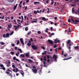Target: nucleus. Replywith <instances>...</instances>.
I'll use <instances>...</instances> for the list:
<instances>
[{"instance_id":"obj_16","label":"nucleus","mask_w":79,"mask_h":79,"mask_svg":"<svg viewBox=\"0 0 79 79\" xmlns=\"http://www.w3.org/2000/svg\"><path fill=\"white\" fill-rule=\"evenodd\" d=\"M71 40H69L67 43V44H69L70 43H71Z\"/></svg>"},{"instance_id":"obj_33","label":"nucleus","mask_w":79,"mask_h":79,"mask_svg":"<svg viewBox=\"0 0 79 79\" xmlns=\"http://www.w3.org/2000/svg\"><path fill=\"white\" fill-rule=\"evenodd\" d=\"M0 44L2 45H4V44H5V43H3V42H0Z\"/></svg>"},{"instance_id":"obj_22","label":"nucleus","mask_w":79,"mask_h":79,"mask_svg":"<svg viewBox=\"0 0 79 79\" xmlns=\"http://www.w3.org/2000/svg\"><path fill=\"white\" fill-rule=\"evenodd\" d=\"M34 5H36V4H39L40 3V2H34Z\"/></svg>"},{"instance_id":"obj_17","label":"nucleus","mask_w":79,"mask_h":79,"mask_svg":"<svg viewBox=\"0 0 79 79\" xmlns=\"http://www.w3.org/2000/svg\"><path fill=\"white\" fill-rule=\"evenodd\" d=\"M60 21L61 23H63V18H60Z\"/></svg>"},{"instance_id":"obj_11","label":"nucleus","mask_w":79,"mask_h":79,"mask_svg":"<svg viewBox=\"0 0 79 79\" xmlns=\"http://www.w3.org/2000/svg\"><path fill=\"white\" fill-rule=\"evenodd\" d=\"M12 71H14V72H15V73H17L18 71V68H16V70L15 71V69H13L12 70Z\"/></svg>"},{"instance_id":"obj_15","label":"nucleus","mask_w":79,"mask_h":79,"mask_svg":"<svg viewBox=\"0 0 79 79\" xmlns=\"http://www.w3.org/2000/svg\"><path fill=\"white\" fill-rule=\"evenodd\" d=\"M79 0H75L74 1V2H73V4H75V3H76V2H78Z\"/></svg>"},{"instance_id":"obj_50","label":"nucleus","mask_w":79,"mask_h":79,"mask_svg":"<svg viewBox=\"0 0 79 79\" xmlns=\"http://www.w3.org/2000/svg\"><path fill=\"white\" fill-rule=\"evenodd\" d=\"M39 74H42V72L41 71V70H40L39 72Z\"/></svg>"},{"instance_id":"obj_21","label":"nucleus","mask_w":79,"mask_h":79,"mask_svg":"<svg viewBox=\"0 0 79 79\" xmlns=\"http://www.w3.org/2000/svg\"><path fill=\"white\" fill-rule=\"evenodd\" d=\"M71 58H72V57H69V58H68L67 59H63V60H69V59H71Z\"/></svg>"},{"instance_id":"obj_55","label":"nucleus","mask_w":79,"mask_h":79,"mask_svg":"<svg viewBox=\"0 0 79 79\" xmlns=\"http://www.w3.org/2000/svg\"><path fill=\"white\" fill-rule=\"evenodd\" d=\"M30 40L31 42H33V40H32V38H31Z\"/></svg>"},{"instance_id":"obj_24","label":"nucleus","mask_w":79,"mask_h":79,"mask_svg":"<svg viewBox=\"0 0 79 79\" xmlns=\"http://www.w3.org/2000/svg\"><path fill=\"white\" fill-rule=\"evenodd\" d=\"M55 33H52L51 35L49 36L50 37H52V35H54Z\"/></svg>"},{"instance_id":"obj_10","label":"nucleus","mask_w":79,"mask_h":79,"mask_svg":"<svg viewBox=\"0 0 79 79\" xmlns=\"http://www.w3.org/2000/svg\"><path fill=\"white\" fill-rule=\"evenodd\" d=\"M10 34L8 33H7L6 34V38H8L10 37Z\"/></svg>"},{"instance_id":"obj_58","label":"nucleus","mask_w":79,"mask_h":79,"mask_svg":"<svg viewBox=\"0 0 79 79\" xmlns=\"http://www.w3.org/2000/svg\"><path fill=\"white\" fill-rule=\"evenodd\" d=\"M21 17L22 18V20H23V16H21Z\"/></svg>"},{"instance_id":"obj_20","label":"nucleus","mask_w":79,"mask_h":79,"mask_svg":"<svg viewBox=\"0 0 79 79\" xmlns=\"http://www.w3.org/2000/svg\"><path fill=\"white\" fill-rule=\"evenodd\" d=\"M18 50L19 51V52H20V53H22L23 52L22 51V50H21V49H19V48H18Z\"/></svg>"},{"instance_id":"obj_51","label":"nucleus","mask_w":79,"mask_h":79,"mask_svg":"<svg viewBox=\"0 0 79 79\" xmlns=\"http://www.w3.org/2000/svg\"><path fill=\"white\" fill-rule=\"evenodd\" d=\"M14 22H15L14 24H16V20H14Z\"/></svg>"},{"instance_id":"obj_4","label":"nucleus","mask_w":79,"mask_h":79,"mask_svg":"<svg viewBox=\"0 0 79 79\" xmlns=\"http://www.w3.org/2000/svg\"><path fill=\"white\" fill-rule=\"evenodd\" d=\"M60 40H58V39L56 38L54 40V43L55 44H56L57 42H59Z\"/></svg>"},{"instance_id":"obj_62","label":"nucleus","mask_w":79,"mask_h":79,"mask_svg":"<svg viewBox=\"0 0 79 79\" xmlns=\"http://www.w3.org/2000/svg\"><path fill=\"white\" fill-rule=\"evenodd\" d=\"M19 8H21V5H20L19 4Z\"/></svg>"},{"instance_id":"obj_46","label":"nucleus","mask_w":79,"mask_h":79,"mask_svg":"<svg viewBox=\"0 0 79 79\" xmlns=\"http://www.w3.org/2000/svg\"><path fill=\"white\" fill-rule=\"evenodd\" d=\"M2 69L3 70H5V68L4 67H3L2 68Z\"/></svg>"},{"instance_id":"obj_18","label":"nucleus","mask_w":79,"mask_h":79,"mask_svg":"<svg viewBox=\"0 0 79 79\" xmlns=\"http://www.w3.org/2000/svg\"><path fill=\"white\" fill-rule=\"evenodd\" d=\"M20 56H21V57H22L23 58H24L25 56H24V54H20Z\"/></svg>"},{"instance_id":"obj_28","label":"nucleus","mask_w":79,"mask_h":79,"mask_svg":"<svg viewBox=\"0 0 79 79\" xmlns=\"http://www.w3.org/2000/svg\"><path fill=\"white\" fill-rule=\"evenodd\" d=\"M26 56L28 57L29 56V53H26Z\"/></svg>"},{"instance_id":"obj_37","label":"nucleus","mask_w":79,"mask_h":79,"mask_svg":"<svg viewBox=\"0 0 79 79\" xmlns=\"http://www.w3.org/2000/svg\"><path fill=\"white\" fill-rule=\"evenodd\" d=\"M10 65H11L10 64H7V65H6V66L7 67H10Z\"/></svg>"},{"instance_id":"obj_32","label":"nucleus","mask_w":79,"mask_h":79,"mask_svg":"<svg viewBox=\"0 0 79 79\" xmlns=\"http://www.w3.org/2000/svg\"><path fill=\"white\" fill-rule=\"evenodd\" d=\"M37 21H33L31 22V23H37Z\"/></svg>"},{"instance_id":"obj_47","label":"nucleus","mask_w":79,"mask_h":79,"mask_svg":"<svg viewBox=\"0 0 79 79\" xmlns=\"http://www.w3.org/2000/svg\"><path fill=\"white\" fill-rule=\"evenodd\" d=\"M16 61H18L19 62H20V61H19V60H18V59H16Z\"/></svg>"},{"instance_id":"obj_30","label":"nucleus","mask_w":79,"mask_h":79,"mask_svg":"<svg viewBox=\"0 0 79 79\" xmlns=\"http://www.w3.org/2000/svg\"><path fill=\"white\" fill-rule=\"evenodd\" d=\"M11 45L12 46V47H15V44L13 43V44H11Z\"/></svg>"},{"instance_id":"obj_25","label":"nucleus","mask_w":79,"mask_h":79,"mask_svg":"<svg viewBox=\"0 0 79 79\" xmlns=\"http://www.w3.org/2000/svg\"><path fill=\"white\" fill-rule=\"evenodd\" d=\"M3 37L4 38H6V35L5 34L3 35Z\"/></svg>"},{"instance_id":"obj_3","label":"nucleus","mask_w":79,"mask_h":79,"mask_svg":"<svg viewBox=\"0 0 79 79\" xmlns=\"http://www.w3.org/2000/svg\"><path fill=\"white\" fill-rule=\"evenodd\" d=\"M57 58V56H56V55H55V54H54V56H53V57H52V58L53 59H54V60H55V61H57V60H56V58Z\"/></svg>"},{"instance_id":"obj_42","label":"nucleus","mask_w":79,"mask_h":79,"mask_svg":"<svg viewBox=\"0 0 79 79\" xmlns=\"http://www.w3.org/2000/svg\"><path fill=\"white\" fill-rule=\"evenodd\" d=\"M16 57H13V60H16Z\"/></svg>"},{"instance_id":"obj_1","label":"nucleus","mask_w":79,"mask_h":79,"mask_svg":"<svg viewBox=\"0 0 79 79\" xmlns=\"http://www.w3.org/2000/svg\"><path fill=\"white\" fill-rule=\"evenodd\" d=\"M32 68L35 69H32L33 73H34V74H36V73H37V69H36V67H35V66H33Z\"/></svg>"},{"instance_id":"obj_7","label":"nucleus","mask_w":79,"mask_h":79,"mask_svg":"<svg viewBox=\"0 0 79 79\" xmlns=\"http://www.w3.org/2000/svg\"><path fill=\"white\" fill-rule=\"evenodd\" d=\"M48 42H49V43H50V44H53V41H52V40H48Z\"/></svg>"},{"instance_id":"obj_43","label":"nucleus","mask_w":79,"mask_h":79,"mask_svg":"<svg viewBox=\"0 0 79 79\" xmlns=\"http://www.w3.org/2000/svg\"><path fill=\"white\" fill-rule=\"evenodd\" d=\"M22 3H23V2H22V1H20V3H19V5H21V4H22Z\"/></svg>"},{"instance_id":"obj_27","label":"nucleus","mask_w":79,"mask_h":79,"mask_svg":"<svg viewBox=\"0 0 79 79\" xmlns=\"http://www.w3.org/2000/svg\"><path fill=\"white\" fill-rule=\"evenodd\" d=\"M25 31H27V30H28V27H26L25 28Z\"/></svg>"},{"instance_id":"obj_53","label":"nucleus","mask_w":79,"mask_h":79,"mask_svg":"<svg viewBox=\"0 0 79 79\" xmlns=\"http://www.w3.org/2000/svg\"><path fill=\"white\" fill-rule=\"evenodd\" d=\"M78 47H75V49H77Z\"/></svg>"},{"instance_id":"obj_19","label":"nucleus","mask_w":79,"mask_h":79,"mask_svg":"<svg viewBox=\"0 0 79 79\" xmlns=\"http://www.w3.org/2000/svg\"><path fill=\"white\" fill-rule=\"evenodd\" d=\"M28 60L29 61V63H32V60H31L29 59Z\"/></svg>"},{"instance_id":"obj_12","label":"nucleus","mask_w":79,"mask_h":79,"mask_svg":"<svg viewBox=\"0 0 79 79\" xmlns=\"http://www.w3.org/2000/svg\"><path fill=\"white\" fill-rule=\"evenodd\" d=\"M67 33L68 34V32H71V28L69 27L68 30V31H67Z\"/></svg>"},{"instance_id":"obj_59","label":"nucleus","mask_w":79,"mask_h":79,"mask_svg":"<svg viewBox=\"0 0 79 79\" xmlns=\"http://www.w3.org/2000/svg\"><path fill=\"white\" fill-rule=\"evenodd\" d=\"M68 22H69V23H70V22H71V21L70 20V19H69L68 20Z\"/></svg>"},{"instance_id":"obj_54","label":"nucleus","mask_w":79,"mask_h":79,"mask_svg":"<svg viewBox=\"0 0 79 79\" xmlns=\"http://www.w3.org/2000/svg\"><path fill=\"white\" fill-rule=\"evenodd\" d=\"M29 23H25V25H26V26H27V25H29Z\"/></svg>"},{"instance_id":"obj_61","label":"nucleus","mask_w":79,"mask_h":79,"mask_svg":"<svg viewBox=\"0 0 79 79\" xmlns=\"http://www.w3.org/2000/svg\"><path fill=\"white\" fill-rule=\"evenodd\" d=\"M27 6H26V7H25V10H26H26H27Z\"/></svg>"},{"instance_id":"obj_2","label":"nucleus","mask_w":79,"mask_h":79,"mask_svg":"<svg viewBox=\"0 0 79 79\" xmlns=\"http://www.w3.org/2000/svg\"><path fill=\"white\" fill-rule=\"evenodd\" d=\"M31 47L33 50H37V47L34 45V44H33L31 46Z\"/></svg>"},{"instance_id":"obj_39","label":"nucleus","mask_w":79,"mask_h":79,"mask_svg":"<svg viewBox=\"0 0 79 79\" xmlns=\"http://www.w3.org/2000/svg\"><path fill=\"white\" fill-rule=\"evenodd\" d=\"M71 47H69V51L70 52H71Z\"/></svg>"},{"instance_id":"obj_36","label":"nucleus","mask_w":79,"mask_h":79,"mask_svg":"<svg viewBox=\"0 0 79 79\" xmlns=\"http://www.w3.org/2000/svg\"><path fill=\"white\" fill-rule=\"evenodd\" d=\"M0 67H4V65H3L2 64H0Z\"/></svg>"},{"instance_id":"obj_56","label":"nucleus","mask_w":79,"mask_h":79,"mask_svg":"<svg viewBox=\"0 0 79 79\" xmlns=\"http://www.w3.org/2000/svg\"><path fill=\"white\" fill-rule=\"evenodd\" d=\"M64 52V51H62V55H63V53Z\"/></svg>"},{"instance_id":"obj_9","label":"nucleus","mask_w":79,"mask_h":79,"mask_svg":"<svg viewBox=\"0 0 79 79\" xmlns=\"http://www.w3.org/2000/svg\"><path fill=\"white\" fill-rule=\"evenodd\" d=\"M42 19L43 21H46L48 20V19H46L45 17H43Z\"/></svg>"},{"instance_id":"obj_57","label":"nucleus","mask_w":79,"mask_h":79,"mask_svg":"<svg viewBox=\"0 0 79 79\" xmlns=\"http://www.w3.org/2000/svg\"><path fill=\"white\" fill-rule=\"evenodd\" d=\"M4 17H5V16L4 15H3V16L2 17V19H4Z\"/></svg>"},{"instance_id":"obj_63","label":"nucleus","mask_w":79,"mask_h":79,"mask_svg":"<svg viewBox=\"0 0 79 79\" xmlns=\"http://www.w3.org/2000/svg\"><path fill=\"white\" fill-rule=\"evenodd\" d=\"M16 56H18V53H16Z\"/></svg>"},{"instance_id":"obj_38","label":"nucleus","mask_w":79,"mask_h":79,"mask_svg":"<svg viewBox=\"0 0 79 79\" xmlns=\"http://www.w3.org/2000/svg\"><path fill=\"white\" fill-rule=\"evenodd\" d=\"M10 53L11 54V55H14V52H10Z\"/></svg>"},{"instance_id":"obj_23","label":"nucleus","mask_w":79,"mask_h":79,"mask_svg":"<svg viewBox=\"0 0 79 79\" xmlns=\"http://www.w3.org/2000/svg\"><path fill=\"white\" fill-rule=\"evenodd\" d=\"M10 26L11 27V25H8L7 27V29H10L11 28V27H10Z\"/></svg>"},{"instance_id":"obj_6","label":"nucleus","mask_w":79,"mask_h":79,"mask_svg":"<svg viewBox=\"0 0 79 79\" xmlns=\"http://www.w3.org/2000/svg\"><path fill=\"white\" fill-rule=\"evenodd\" d=\"M29 42L27 44V45L28 46H31V41L30 40L28 41Z\"/></svg>"},{"instance_id":"obj_35","label":"nucleus","mask_w":79,"mask_h":79,"mask_svg":"<svg viewBox=\"0 0 79 79\" xmlns=\"http://www.w3.org/2000/svg\"><path fill=\"white\" fill-rule=\"evenodd\" d=\"M64 57H66V56H68V54H67V53H66L64 55Z\"/></svg>"},{"instance_id":"obj_26","label":"nucleus","mask_w":79,"mask_h":79,"mask_svg":"<svg viewBox=\"0 0 79 79\" xmlns=\"http://www.w3.org/2000/svg\"><path fill=\"white\" fill-rule=\"evenodd\" d=\"M43 60L44 61H46V56H44V57Z\"/></svg>"},{"instance_id":"obj_34","label":"nucleus","mask_w":79,"mask_h":79,"mask_svg":"<svg viewBox=\"0 0 79 79\" xmlns=\"http://www.w3.org/2000/svg\"><path fill=\"white\" fill-rule=\"evenodd\" d=\"M37 33L38 34H40L41 33V32H40V31H37Z\"/></svg>"},{"instance_id":"obj_60","label":"nucleus","mask_w":79,"mask_h":79,"mask_svg":"<svg viewBox=\"0 0 79 79\" xmlns=\"http://www.w3.org/2000/svg\"><path fill=\"white\" fill-rule=\"evenodd\" d=\"M57 46L56 45H55L54 46V48H56V47Z\"/></svg>"},{"instance_id":"obj_13","label":"nucleus","mask_w":79,"mask_h":79,"mask_svg":"<svg viewBox=\"0 0 79 79\" xmlns=\"http://www.w3.org/2000/svg\"><path fill=\"white\" fill-rule=\"evenodd\" d=\"M20 73L23 76H24V72H23V71L22 70H21Z\"/></svg>"},{"instance_id":"obj_14","label":"nucleus","mask_w":79,"mask_h":79,"mask_svg":"<svg viewBox=\"0 0 79 79\" xmlns=\"http://www.w3.org/2000/svg\"><path fill=\"white\" fill-rule=\"evenodd\" d=\"M18 4H16V5L14 6V10H15L16 9V8L17 7V6H18Z\"/></svg>"},{"instance_id":"obj_5","label":"nucleus","mask_w":79,"mask_h":79,"mask_svg":"<svg viewBox=\"0 0 79 79\" xmlns=\"http://www.w3.org/2000/svg\"><path fill=\"white\" fill-rule=\"evenodd\" d=\"M72 11L73 14H74V13H75V14H77V12L75 11V10H74V7H73L72 8Z\"/></svg>"},{"instance_id":"obj_49","label":"nucleus","mask_w":79,"mask_h":79,"mask_svg":"<svg viewBox=\"0 0 79 79\" xmlns=\"http://www.w3.org/2000/svg\"><path fill=\"white\" fill-rule=\"evenodd\" d=\"M53 0H51V1L52 2V3H51V5H52L53 4Z\"/></svg>"},{"instance_id":"obj_29","label":"nucleus","mask_w":79,"mask_h":79,"mask_svg":"<svg viewBox=\"0 0 79 79\" xmlns=\"http://www.w3.org/2000/svg\"><path fill=\"white\" fill-rule=\"evenodd\" d=\"M12 67L14 69H15V68H16V66H15V65H12Z\"/></svg>"},{"instance_id":"obj_40","label":"nucleus","mask_w":79,"mask_h":79,"mask_svg":"<svg viewBox=\"0 0 79 79\" xmlns=\"http://www.w3.org/2000/svg\"><path fill=\"white\" fill-rule=\"evenodd\" d=\"M19 43V40H18V41L17 42V45H18Z\"/></svg>"},{"instance_id":"obj_31","label":"nucleus","mask_w":79,"mask_h":79,"mask_svg":"<svg viewBox=\"0 0 79 79\" xmlns=\"http://www.w3.org/2000/svg\"><path fill=\"white\" fill-rule=\"evenodd\" d=\"M14 33V31H13L10 34V35H13V34Z\"/></svg>"},{"instance_id":"obj_44","label":"nucleus","mask_w":79,"mask_h":79,"mask_svg":"<svg viewBox=\"0 0 79 79\" xmlns=\"http://www.w3.org/2000/svg\"><path fill=\"white\" fill-rule=\"evenodd\" d=\"M76 4H72L71 5V6H76Z\"/></svg>"},{"instance_id":"obj_48","label":"nucleus","mask_w":79,"mask_h":79,"mask_svg":"<svg viewBox=\"0 0 79 79\" xmlns=\"http://www.w3.org/2000/svg\"><path fill=\"white\" fill-rule=\"evenodd\" d=\"M47 58H48V59H49V58H50V56H49V55H47Z\"/></svg>"},{"instance_id":"obj_41","label":"nucleus","mask_w":79,"mask_h":79,"mask_svg":"<svg viewBox=\"0 0 79 79\" xmlns=\"http://www.w3.org/2000/svg\"><path fill=\"white\" fill-rule=\"evenodd\" d=\"M34 13L35 14H37V12H36V11L34 10Z\"/></svg>"},{"instance_id":"obj_8","label":"nucleus","mask_w":79,"mask_h":79,"mask_svg":"<svg viewBox=\"0 0 79 79\" xmlns=\"http://www.w3.org/2000/svg\"><path fill=\"white\" fill-rule=\"evenodd\" d=\"M20 41L21 44H22V45H24V43L23 42V38H20Z\"/></svg>"},{"instance_id":"obj_64","label":"nucleus","mask_w":79,"mask_h":79,"mask_svg":"<svg viewBox=\"0 0 79 79\" xmlns=\"http://www.w3.org/2000/svg\"><path fill=\"white\" fill-rule=\"evenodd\" d=\"M28 35H29V34H31V32H29L27 33Z\"/></svg>"},{"instance_id":"obj_52","label":"nucleus","mask_w":79,"mask_h":79,"mask_svg":"<svg viewBox=\"0 0 79 79\" xmlns=\"http://www.w3.org/2000/svg\"><path fill=\"white\" fill-rule=\"evenodd\" d=\"M41 48H43V50H45V48H44V47H41Z\"/></svg>"},{"instance_id":"obj_45","label":"nucleus","mask_w":79,"mask_h":79,"mask_svg":"<svg viewBox=\"0 0 79 79\" xmlns=\"http://www.w3.org/2000/svg\"><path fill=\"white\" fill-rule=\"evenodd\" d=\"M25 66H26V67H29V65H28L27 64H25Z\"/></svg>"}]
</instances>
